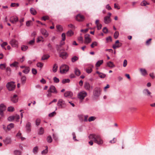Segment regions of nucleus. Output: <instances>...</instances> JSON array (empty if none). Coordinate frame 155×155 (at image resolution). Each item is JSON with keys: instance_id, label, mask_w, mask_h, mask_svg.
Listing matches in <instances>:
<instances>
[{"instance_id": "obj_17", "label": "nucleus", "mask_w": 155, "mask_h": 155, "mask_svg": "<svg viewBox=\"0 0 155 155\" xmlns=\"http://www.w3.org/2000/svg\"><path fill=\"white\" fill-rule=\"evenodd\" d=\"M40 31L41 34L45 37H47L48 36L49 34L45 29L44 28L41 29Z\"/></svg>"}, {"instance_id": "obj_27", "label": "nucleus", "mask_w": 155, "mask_h": 155, "mask_svg": "<svg viewBox=\"0 0 155 155\" xmlns=\"http://www.w3.org/2000/svg\"><path fill=\"white\" fill-rule=\"evenodd\" d=\"M14 127V124L13 123H11L7 126V129L8 130H10L11 129Z\"/></svg>"}, {"instance_id": "obj_32", "label": "nucleus", "mask_w": 155, "mask_h": 155, "mask_svg": "<svg viewBox=\"0 0 155 155\" xmlns=\"http://www.w3.org/2000/svg\"><path fill=\"white\" fill-rule=\"evenodd\" d=\"M149 3L147 2L145 0H143L141 3L140 5L142 6H145L147 5H149Z\"/></svg>"}, {"instance_id": "obj_26", "label": "nucleus", "mask_w": 155, "mask_h": 155, "mask_svg": "<svg viewBox=\"0 0 155 155\" xmlns=\"http://www.w3.org/2000/svg\"><path fill=\"white\" fill-rule=\"evenodd\" d=\"M6 109V107L3 104H0V110L3 111H5Z\"/></svg>"}, {"instance_id": "obj_59", "label": "nucleus", "mask_w": 155, "mask_h": 155, "mask_svg": "<svg viewBox=\"0 0 155 155\" xmlns=\"http://www.w3.org/2000/svg\"><path fill=\"white\" fill-rule=\"evenodd\" d=\"M97 25V29L98 30H100L101 28L102 25L101 24L99 23V24H97V25Z\"/></svg>"}, {"instance_id": "obj_54", "label": "nucleus", "mask_w": 155, "mask_h": 155, "mask_svg": "<svg viewBox=\"0 0 155 155\" xmlns=\"http://www.w3.org/2000/svg\"><path fill=\"white\" fill-rule=\"evenodd\" d=\"M86 71L87 73L88 74H90L92 72V70L91 68H90L86 69Z\"/></svg>"}, {"instance_id": "obj_25", "label": "nucleus", "mask_w": 155, "mask_h": 155, "mask_svg": "<svg viewBox=\"0 0 155 155\" xmlns=\"http://www.w3.org/2000/svg\"><path fill=\"white\" fill-rule=\"evenodd\" d=\"M30 69L29 67H25V69L23 70V71L22 72L24 73L25 74H28L29 72L30 71Z\"/></svg>"}, {"instance_id": "obj_31", "label": "nucleus", "mask_w": 155, "mask_h": 155, "mask_svg": "<svg viewBox=\"0 0 155 155\" xmlns=\"http://www.w3.org/2000/svg\"><path fill=\"white\" fill-rule=\"evenodd\" d=\"M74 33L71 30H70L68 31L67 33V35L68 36L70 37L73 35Z\"/></svg>"}, {"instance_id": "obj_33", "label": "nucleus", "mask_w": 155, "mask_h": 155, "mask_svg": "<svg viewBox=\"0 0 155 155\" xmlns=\"http://www.w3.org/2000/svg\"><path fill=\"white\" fill-rule=\"evenodd\" d=\"M8 45V43L7 42H4L2 44H1V46L2 48L5 50H6V48L5 47V46Z\"/></svg>"}, {"instance_id": "obj_19", "label": "nucleus", "mask_w": 155, "mask_h": 155, "mask_svg": "<svg viewBox=\"0 0 155 155\" xmlns=\"http://www.w3.org/2000/svg\"><path fill=\"white\" fill-rule=\"evenodd\" d=\"M72 96V93L70 91H67L64 94V96L66 97H71Z\"/></svg>"}, {"instance_id": "obj_43", "label": "nucleus", "mask_w": 155, "mask_h": 155, "mask_svg": "<svg viewBox=\"0 0 155 155\" xmlns=\"http://www.w3.org/2000/svg\"><path fill=\"white\" fill-rule=\"evenodd\" d=\"M49 57V56L48 55H44L41 58L42 60H45L47 59Z\"/></svg>"}, {"instance_id": "obj_48", "label": "nucleus", "mask_w": 155, "mask_h": 155, "mask_svg": "<svg viewBox=\"0 0 155 155\" xmlns=\"http://www.w3.org/2000/svg\"><path fill=\"white\" fill-rule=\"evenodd\" d=\"M7 120L8 121H12L13 120H14V116H12L9 117L8 118Z\"/></svg>"}, {"instance_id": "obj_38", "label": "nucleus", "mask_w": 155, "mask_h": 155, "mask_svg": "<svg viewBox=\"0 0 155 155\" xmlns=\"http://www.w3.org/2000/svg\"><path fill=\"white\" fill-rule=\"evenodd\" d=\"M8 110L9 112H13L15 110V109L13 107H9L8 108Z\"/></svg>"}, {"instance_id": "obj_4", "label": "nucleus", "mask_w": 155, "mask_h": 155, "mask_svg": "<svg viewBox=\"0 0 155 155\" xmlns=\"http://www.w3.org/2000/svg\"><path fill=\"white\" fill-rule=\"evenodd\" d=\"M59 108H64L66 107V105L65 101L62 99L59 100L57 104Z\"/></svg>"}, {"instance_id": "obj_53", "label": "nucleus", "mask_w": 155, "mask_h": 155, "mask_svg": "<svg viewBox=\"0 0 155 155\" xmlns=\"http://www.w3.org/2000/svg\"><path fill=\"white\" fill-rule=\"evenodd\" d=\"M119 35V33L117 31H116L115 32V33L114 34V38H115L117 39Z\"/></svg>"}, {"instance_id": "obj_42", "label": "nucleus", "mask_w": 155, "mask_h": 155, "mask_svg": "<svg viewBox=\"0 0 155 155\" xmlns=\"http://www.w3.org/2000/svg\"><path fill=\"white\" fill-rule=\"evenodd\" d=\"M38 148L37 147H34L33 150V152L35 154L37 153L38 151Z\"/></svg>"}, {"instance_id": "obj_64", "label": "nucleus", "mask_w": 155, "mask_h": 155, "mask_svg": "<svg viewBox=\"0 0 155 155\" xmlns=\"http://www.w3.org/2000/svg\"><path fill=\"white\" fill-rule=\"evenodd\" d=\"M56 114V113L55 111L53 112H52L49 114V116L50 117H52L53 116L54 114Z\"/></svg>"}, {"instance_id": "obj_50", "label": "nucleus", "mask_w": 155, "mask_h": 155, "mask_svg": "<svg viewBox=\"0 0 155 155\" xmlns=\"http://www.w3.org/2000/svg\"><path fill=\"white\" fill-rule=\"evenodd\" d=\"M106 76V75L104 74L101 73L99 75V77L101 78H104Z\"/></svg>"}, {"instance_id": "obj_46", "label": "nucleus", "mask_w": 155, "mask_h": 155, "mask_svg": "<svg viewBox=\"0 0 155 155\" xmlns=\"http://www.w3.org/2000/svg\"><path fill=\"white\" fill-rule=\"evenodd\" d=\"M14 116V120H16L17 121H18V120L20 118V116L19 115L16 114Z\"/></svg>"}, {"instance_id": "obj_52", "label": "nucleus", "mask_w": 155, "mask_h": 155, "mask_svg": "<svg viewBox=\"0 0 155 155\" xmlns=\"http://www.w3.org/2000/svg\"><path fill=\"white\" fill-rule=\"evenodd\" d=\"M18 64V62H15L13 63L10 64V66L11 67H15Z\"/></svg>"}, {"instance_id": "obj_12", "label": "nucleus", "mask_w": 155, "mask_h": 155, "mask_svg": "<svg viewBox=\"0 0 155 155\" xmlns=\"http://www.w3.org/2000/svg\"><path fill=\"white\" fill-rule=\"evenodd\" d=\"M11 100L13 103H16L18 101V97L16 94L14 95L11 97Z\"/></svg>"}, {"instance_id": "obj_40", "label": "nucleus", "mask_w": 155, "mask_h": 155, "mask_svg": "<svg viewBox=\"0 0 155 155\" xmlns=\"http://www.w3.org/2000/svg\"><path fill=\"white\" fill-rule=\"evenodd\" d=\"M44 133V129L42 127H41L38 132V134L40 135Z\"/></svg>"}, {"instance_id": "obj_28", "label": "nucleus", "mask_w": 155, "mask_h": 155, "mask_svg": "<svg viewBox=\"0 0 155 155\" xmlns=\"http://www.w3.org/2000/svg\"><path fill=\"white\" fill-rule=\"evenodd\" d=\"M58 68L57 64H55L53 66L52 69L54 73L56 72L57 71Z\"/></svg>"}, {"instance_id": "obj_41", "label": "nucleus", "mask_w": 155, "mask_h": 155, "mask_svg": "<svg viewBox=\"0 0 155 155\" xmlns=\"http://www.w3.org/2000/svg\"><path fill=\"white\" fill-rule=\"evenodd\" d=\"M56 28L58 31H61L63 30V28L62 26L60 25H58L56 26Z\"/></svg>"}, {"instance_id": "obj_58", "label": "nucleus", "mask_w": 155, "mask_h": 155, "mask_svg": "<svg viewBox=\"0 0 155 155\" xmlns=\"http://www.w3.org/2000/svg\"><path fill=\"white\" fill-rule=\"evenodd\" d=\"M5 68V64H0V68L3 70Z\"/></svg>"}, {"instance_id": "obj_20", "label": "nucleus", "mask_w": 155, "mask_h": 155, "mask_svg": "<svg viewBox=\"0 0 155 155\" xmlns=\"http://www.w3.org/2000/svg\"><path fill=\"white\" fill-rule=\"evenodd\" d=\"M67 54L66 52H62L60 53L59 56L63 59H65L67 56Z\"/></svg>"}, {"instance_id": "obj_37", "label": "nucleus", "mask_w": 155, "mask_h": 155, "mask_svg": "<svg viewBox=\"0 0 155 155\" xmlns=\"http://www.w3.org/2000/svg\"><path fill=\"white\" fill-rule=\"evenodd\" d=\"M28 48V47L26 45H23L21 47V50L22 51H25Z\"/></svg>"}, {"instance_id": "obj_57", "label": "nucleus", "mask_w": 155, "mask_h": 155, "mask_svg": "<svg viewBox=\"0 0 155 155\" xmlns=\"http://www.w3.org/2000/svg\"><path fill=\"white\" fill-rule=\"evenodd\" d=\"M54 81L55 83H58L59 81V79L56 77H54L53 78Z\"/></svg>"}, {"instance_id": "obj_51", "label": "nucleus", "mask_w": 155, "mask_h": 155, "mask_svg": "<svg viewBox=\"0 0 155 155\" xmlns=\"http://www.w3.org/2000/svg\"><path fill=\"white\" fill-rule=\"evenodd\" d=\"M41 122V120L39 119H37L35 121V124L37 126L39 125Z\"/></svg>"}, {"instance_id": "obj_60", "label": "nucleus", "mask_w": 155, "mask_h": 155, "mask_svg": "<svg viewBox=\"0 0 155 155\" xmlns=\"http://www.w3.org/2000/svg\"><path fill=\"white\" fill-rule=\"evenodd\" d=\"M127 64V61L125 59L124 60L123 64V66L124 67H126Z\"/></svg>"}, {"instance_id": "obj_35", "label": "nucleus", "mask_w": 155, "mask_h": 155, "mask_svg": "<svg viewBox=\"0 0 155 155\" xmlns=\"http://www.w3.org/2000/svg\"><path fill=\"white\" fill-rule=\"evenodd\" d=\"M30 11L31 13L33 15H35L36 14V10L33 8H31L30 9Z\"/></svg>"}, {"instance_id": "obj_2", "label": "nucleus", "mask_w": 155, "mask_h": 155, "mask_svg": "<svg viewBox=\"0 0 155 155\" xmlns=\"http://www.w3.org/2000/svg\"><path fill=\"white\" fill-rule=\"evenodd\" d=\"M7 89L10 91L14 90L15 87V85L13 82H8L6 85Z\"/></svg>"}, {"instance_id": "obj_3", "label": "nucleus", "mask_w": 155, "mask_h": 155, "mask_svg": "<svg viewBox=\"0 0 155 155\" xmlns=\"http://www.w3.org/2000/svg\"><path fill=\"white\" fill-rule=\"evenodd\" d=\"M68 66L66 64H62L60 68V72L62 74L65 73L69 70Z\"/></svg>"}, {"instance_id": "obj_39", "label": "nucleus", "mask_w": 155, "mask_h": 155, "mask_svg": "<svg viewBox=\"0 0 155 155\" xmlns=\"http://www.w3.org/2000/svg\"><path fill=\"white\" fill-rule=\"evenodd\" d=\"M14 153L15 155H21V152L18 150H15L14 151Z\"/></svg>"}, {"instance_id": "obj_23", "label": "nucleus", "mask_w": 155, "mask_h": 155, "mask_svg": "<svg viewBox=\"0 0 155 155\" xmlns=\"http://www.w3.org/2000/svg\"><path fill=\"white\" fill-rule=\"evenodd\" d=\"M103 60H99L98 61L96 64V66L98 67L100 66L103 63Z\"/></svg>"}, {"instance_id": "obj_8", "label": "nucleus", "mask_w": 155, "mask_h": 155, "mask_svg": "<svg viewBox=\"0 0 155 155\" xmlns=\"http://www.w3.org/2000/svg\"><path fill=\"white\" fill-rule=\"evenodd\" d=\"M85 44H88L90 43L91 41V39L90 37V35L88 34H86L84 36Z\"/></svg>"}, {"instance_id": "obj_13", "label": "nucleus", "mask_w": 155, "mask_h": 155, "mask_svg": "<svg viewBox=\"0 0 155 155\" xmlns=\"http://www.w3.org/2000/svg\"><path fill=\"white\" fill-rule=\"evenodd\" d=\"M121 45L122 44L119 43V41L117 40L116 41L115 44L113 45V47L114 49H116L120 47Z\"/></svg>"}, {"instance_id": "obj_29", "label": "nucleus", "mask_w": 155, "mask_h": 155, "mask_svg": "<svg viewBox=\"0 0 155 155\" xmlns=\"http://www.w3.org/2000/svg\"><path fill=\"white\" fill-rule=\"evenodd\" d=\"M74 72L75 74L78 76H79L81 74V72L80 70L77 68H75Z\"/></svg>"}, {"instance_id": "obj_34", "label": "nucleus", "mask_w": 155, "mask_h": 155, "mask_svg": "<svg viewBox=\"0 0 155 155\" xmlns=\"http://www.w3.org/2000/svg\"><path fill=\"white\" fill-rule=\"evenodd\" d=\"M98 42L97 41L93 42L91 45V47L92 48H94L95 47L97 46L98 45Z\"/></svg>"}, {"instance_id": "obj_15", "label": "nucleus", "mask_w": 155, "mask_h": 155, "mask_svg": "<svg viewBox=\"0 0 155 155\" xmlns=\"http://www.w3.org/2000/svg\"><path fill=\"white\" fill-rule=\"evenodd\" d=\"M3 141L6 145H7L11 143L12 140L10 137H7L6 138L3 140Z\"/></svg>"}, {"instance_id": "obj_6", "label": "nucleus", "mask_w": 155, "mask_h": 155, "mask_svg": "<svg viewBox=\"0 0 155 155\" xmlns=\"http://www.w3.org/2000/svg\"><path fill=\"white\" fill-rule=\"evenodd\" d=\"M101 90L98 87H95L93 90V95L95 97H98L100 94Z\"/></svg>"}, {"instance_id": "obj_16", "label": "nucleus", "mask_w": 155, "mask_h": 155, "mask_svg": "<svg viewBox=\"0 0 155 155\" xmlns=\"http://www.w3.org/2000/svg\"><path fill=\"white\" fill-rule=\"evenodd\" d=\"M10 21L12 23L14 24L18 21V18L17 17H12L10 18Z\"/></svg>"}, {"instance_id": "obj_24", "label": "nucleus", "mask_w": 155, "mask_h": 155, "mask_svg": "<svg viewBox=\"0 0 155 155\" xmlns=\"http://www.w3.org/2000/svg\"><path fill=\"white\" fill-rule=\"evenodd\" d=\"M107 65L109 67L113 68L115 67V65L111 61H109L107 63Z\"/></svg>"}, {"instance_id": "obj_63", "label": "nucleus", "mask_w": 155, "mask_h": 155, "mask_svg": "<svg viewBox=\"0 0 155 155\" xmlns=\"http://www.w3.org/2000/svg\"><path fill=\"white\" fill-rule=\"evenodd\" d=\"M32 22L31 21L29 20L26 21V25L27 26H29L30 25L31 23Z\"/></svg>"}, {"instance_id": "obj_21", "label": "nucleus", "mask_w": 155, "mask_h": 155, "mask_svg": "<svg viewBox=\"0 0 155 155\" xmlns=\"http://www.w3.org/2000/svg\"><path fill=\"white\" fill-rule=\"evenodd\" d=\"M140 70L142 75L145 76L147 74V71L145 69L140 68Z\"/></svg>"}, {"instance_id": "obj_61", "label": "nucleus", "mask_w": 155, "mask_h": 155, "mask_svg": "<svg viewBox=\"0 0 155 155\" xmlns=\"http://www.w3.org/2000/svg\"><path fill=\"white\" fill-rule=\"evenodd\" d=\"M103 31L104 33H106L108 32V29L106 27H105L103 28Z\"/></svg>"}, {"instance_id": "obj_56", "label": "nucleus", "mask_w": 155, "mask_h": 155, "mask_svg": "<svg viewBox=\"0 0 155 155\" xmlns=\"http://www.w3.org/2000/svg\"><path fill=\"white\" fill-rule=\"evenodd\" d=\"M61 46L59 45H57L56 46V48L57 50L58 51H60L61 50Z\"/></svg>"}, {"instance_id": "obj_1", "label": "nucleus", "mask_w": 155, "mask_h": 155, "mask_svg": "<svg viewBox=\"0 0 155 155\" xmlns=\"http://www.w3.org/2000/svg\"><path fill=\"white\" fill-rule=\"evenodd\" d=\"M90 139H93L94 143L99 145H101L103 143V140L101 137L97 134H90L89 137Z\"/></svg>"}, {"instance_id": "obj_7", "label": "nucleus", "mask_w": 155, "mask_h": 155, "mask_svg": "<svg viewBox=\"0 0 155 155\" xmlns=\"http://www.w3.org/2000/svg\"><path fill=\"white\" fill-rule=\"evenodd\" d=\"M108 15L106 16L104 18V22L106 24H108L111 21L110 17L111 14L110 13H108Z\"/></svg>"}, {"instance_id": "obj_36", "label": "nucleus", "mask_w": 155, "mask_h": 155, "mask_svg": "<svg viewBox=\"0 0 155 155\" xmlns=\"http://www.w3.org/2000/svg\"><path fill=\"white\" fill-rule=\"evenodd\" d=\"M78 59V58L75 56L71 58V61L73 62H74L77 61Z\"/></svg>"}, {"instance_id": "obj_18", "label": "nucleus", "mask_w": 155, "mask_h": 155, "mask_svg": "<svg viewBox=\"0 0 155 155\" xmlns=\"http://www.w3.org/2000/svg\"><path fill=\"white\" fill-rule=\"evenodd\" d=\"M143 93L144 95L147 96H150L151 93L147 89H145L143 90Z\"/></svg>"}, {"instance_id": "obj_47", "label": "nucleus", "mask_w": 155, "mask_h": 155, "mask_svg": "<svg viewBox=\"0 0 155 155\" xmlns=\"http://www.w3.org/2000/svg\"><path fill=\"white\" fill-rule=\"evenodd\" d=\"M37 67L41 68L43 66V64L41 62H38L37 64Z\"/></svg>"}, {"instance_id": "obj_49", "label": "nucleus", "mask_w": 155, "mask_h": 155, "mask_svg": "<svg viewBox=\"0 0 155 155\" xmlns=\"http://www.w3.org/2000/svg\"><path fill=\"white\" fill-rule=\"evenodd\" d=\"M47 140L48 142L50 143L52 141V138L51 136H48L47 138Z\"/></svg>"}, {"instance_id": "obj_55", "label": "nucleus", "mask_w": 155, "mask_h": 155, "mask_svg": "<svg viewBox=\"0 0 155 155\" xmlns=\"http://www.w3.org/2000/svg\"><path fill=\"white\" fill-rule=\"evenodd\" d=\"M62 40L64 41L65 40V33H63L61 35Z\"/></svg>"}, {"instance_id": "obj_14", "label": "nucleus", "mask_w": 155, "mask_h": 155, "mask_svg": "<svg viewBox=\"0 0 155 155\" xmlns=\"http://www.w3.org/2000/svg\"><path fill=\"white\" fill-rule=\"evenodd\" d=\"M76 19L78 21H81L84 20V18L83 15L79 14L76 16Z\"/></svg>"}, {"instance_id": "obj_62", "label": "nucleus", "mask_w": 155, "mask_h": 155, "mask_svg": "<svg viewBox=\"0 0 155 155\" xmlns=\"http://www.w3.org/2000/svg\"><path fill=\"white\" fill-rule=\"evenodd\" d=\"M32 72L34 74H36L37 73V70L35 68L32 69Z\"/></svg>"}, {"instance_id": "obj_5", "label": "nucleus", "mask_w": 155, "mask_h": 155, "mask_svg": "<svg viewBox=\"0 0 155 155\" xmlns=\"http://www.w3.org/2000/svg\"><path fill=\"white\" fill-rule=\"evenodd\" d=\"M87 93L85 91H82L80 92L78 94V97L80 100L84 99L85 97L87 95Z\"/></svg>"}, {"instance_id": "obj_30", "label": "nucleus", "mask_w": 155, "mask_h": 155, "mask_svg": "<svg viewBox=\"0 0 155 155\" xmlns=\"http://www.w3.org/2000/svg\"><path fill=\"white\" fill-rule=\"evenodd\" d=\"M26 80V78L25 76H22L21 78V81L22 83L24 84L25 83Z\"/></svg>"}, {"instance_id": "obj_45", "label": "nucleus", "mask_w": 155, "mask_h": 155, "mask_svg": "<svg viewBox=\"0 0 155 155\" xmlns=\"http://www.w3.org/2000/svg\"><path fill=\"white\" fill-rule=\"evenodd\" d=\"M70 82V80L69 79H63L62 81V83L63 84H65L66 83H69Z\"/></svg>"}, {"instance_id": "obj_22", "label": "nucleus", "mask_w": 155, "mask_h": 155, "mask_svg": "<svg viewBox=\"0 0 155 155\" xmlns=\"http://www.w3.org/2000/svg\"><path fill=\"white\" fill-rule=\"evenodd\" d=\"M31 124L30 123L28 122L27 123L26 125V130L28 132H30L31 131Z\"/></svg>"}, {"instance_id": "obj_9", "label": "nucleus", "mask_w": 155, "mask_h": 155, "mask_svg": "<svg viewBox=\"0 0 155 155\" xmlns=\"http://www.w3.org/2000/svg\"><path fill=\"white\" fill-rule=\"evenodd\" d=\"M84 87L85 89L88 91H90L93 89V87L91 86L89 83L86 82L84 83Z\"/></svg>"}, {"instance_id": "obj_11", "label": "nucleus", "mask_w": 155, "mask_h": 155, "mask_svg": "<svg viewBox=\"0 0 155 155\" xmlns=\"http://www.w3.org/2000/svg\"><path fill=\"white\" fill-rule=\"evenodd\" d=\"M48 91V92L52 93L54 94H56L58 92L55 87L53 85H51Z\"/></svg>"}, {"instance_id": "obj_44", "label": "nucleus", "mask_w": 155, "mask_h": 155, "mask_svg": "<svg viewBox=\"0 0 155 155\" xmlns=\"http://www.w3.org/2000/svg\"><path fill=\"white\" fill-rule=\"evenodd\" d=\"M96 119L95 117L94 116H91L89 117L88 119V121L89 122H91L94 121Z\"/></svg>"}, {"instance_id": "obj_10", "label": "nucleus", "mask_w": 155, "mask_h": 155, "mask_svg": "<svg viewBox=\"0 0 155 155\" xmlns=\"http://www.w3.org/2000/svg\"><path fill=\"white\" fill-rule=\"evenodd\" d=\"M10 44L13 47L17 48L18 46V42L17 41L12 39L10 41Z\"/></svg>"}]
</instances>
